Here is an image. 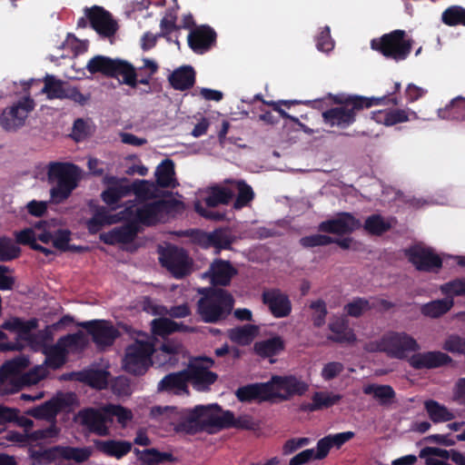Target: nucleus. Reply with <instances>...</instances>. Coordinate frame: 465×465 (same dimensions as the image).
I'll return each instance as SVG.
<instances>
[{
	"label": "nucleus",
	"instance_id": "1",
	"mask_svg": "<svg viewBox=\"0 0 465 465\" xmlns=\"http://www.w3.org/2000/svg\"><path fill=\"white\" fill-rule=\"evenodd\" d=\"M366 349L369 351H383L391 358L406 360L416 370L437 369L452 361L450 356L440 351L418 352L420 345L405 331H390L379 341L368 344Z\"/></svg>",
	"mask_w": 465,
	"mask_h": 465
},
{
	"label": "nucleus",
	"instance_id": "2",
	"mask_svg": "<svg viewBox=\"0 0 465 465\" xmlns=\"http://www.w3.org/2000/svg\"><path fill=\"white\" fill-rule=\"evenodd\" d=\"M331 99L337 106L328 109L322 113L323 122L331 127L345 129L356 121L357 114L363 110L376 105H398L397 98L366 97L357 94H340L331 95Z\"/></svg>",
	"mask_w": 465,
	"mask_h": 465
},
{
	"label": "nucleus",
	"instance_id": "3",
	"mask_svg": "<svg viewBox=\"0 0 465 465\" xmlns=\"http://www.w3.org/2000/svg\"><path fill=\"white\" fill-rule=\"evenodd\" d=\"M81 169L72 163L50 162L47 165V180L55 185L50 189L54 203L67 200L81 180Z\"/></svg>",
	"mask_w": 465,
	"mask_h": 465
},
{
	"label": "nucleus",
	"instance_id": "4",
	"mask_svg": "<svg viewBox=\"0 0 465 465\" xmlns=\"http://www.w3.org/2000/svg\"><path fill=\"white\" fill-rule=\"evenodd\" d=\"M233 297L223 289H212L206 292L197 302V312L205 322H217L225 319L232 312Z\"/></svg>",
	"mask_w": 465,
	"mask_h": 465
},
{
	"label": "nucleus",
	"instance_id": "5",
	"mask_svg": "<svg viewBox=\"0 0 465 465\" xmlns=\"http://www.w3.org/2000/svg\"><path fill=\"white\" fill-rule=\"evenodd\" d=\"M404 30L397 29L383 35L380 38L372 39L371 46L386 58L402 61L411 54L413 43L411 39H407Z\"/></svg>",
	"mask_w": 465,
	"mask_h": 465
},
{
	"label": "nucleus",
	"instance_id": "6",
	"mask_svg": "<svg viewBox=\"0 0 465 465\" xmlns=\"http://www.w3.org/2000/svg\"><path fill=\"white\" fill-rule=\"evenodd\" d=\"M37 323L36 319L25 322L19 318H13L4 322L3 328L17 331L19 338L27 340L33 350L42 351L44 353L46 347H50L54 334L49 326L35 334H31L30 331L37 327Z\"/></svg>",
	"mask_w": 465,
	"mask_h": 465
},
{
	"label": "nucleus",
	"instance_id": "7",
	"mask_svg": "<svg viewBox=\"0 0 465 465\" xmlns=\"http://www.w3.org/2000/svg\"><path fill=\"white\" fill-rule=\"evenodd\" d=\"M153 351V345L150 341H135L126 348L123 360L124 370L134 375L144 374L151 365V356Z\"/></svg>",
	"mask_w": 465,
	"mask_h": 465
},
{
	"label": "nucleus",
	"instance_id": "8",
	"mask_svg": "<svg viewBox=\"0 0 465 465\" xmlns=\"http://www.w3.org/2000/svg\"><path fill=\"white\" fill-rule=\"evenodd\" d=\"M35 103L27 94L13 105L6 107L0 114V126L6 132H16L25 124L29 114L35 109Z\"/></svg>",
	"mask_w": 465,
	"mask_h": 465
},
{
	"label": "nucleus",
	"instance_id": "9",
	"mask_svg": "<svg viewBox=\"0 0 465 465\" xmlns=\"http://www.w3.org/2000/svg\"><path fill=\"white\" fill-rule=\"evenodd\" d=\"M271 400L287 401L293 396H302L309 390V384L295 376H273L268 381Z\"/></svg>",
	"mask_w": 465,
	"mask_h": 465
},
{
	"label": "nucleus",
	"instance_id": "10",
	"mask_svg": "<svg viewBox=\"0 0 465 465\" xmlns=\"http://www.w3.org/2000/svg\"><path fill=\"white\" fill-rule=\"evenodd\" d=\"M214 361L210 358H197L185 369L190 381L197 391H205L217 380V374L209 371Z\"/></svg>",
	"mask_w": 465,
	"mask_h": 465
},
{
	"label": "nucleus",
	"instance_id": "11",
	"mask_svg": "<svg viewBox=\"0 0 465 465\" xmlns=\"http://www.w3.org/2000/svg\"><path fill=\"white\" fill-rule=\"evenodd\" d=\"M76 395L73 392H59L50 401L28 411V414L36 419L54 418L59 411L77 405Z\"/></svg>",
	"mask_w": 465,
	"mask_h": 465
},
{
	"label": "nucleus",
	"instance_id": "12",
	"mask_svg": "<svg viewBox=\"0 0 465 465\" xmlns=\"http://www.w3.org/2000/svg\"><path fill=\"white\" fill-rule=\"evenodd\" d=\"M84 14L91 27L103 37H112L118 30V24L113 18L111 13L104 7L94 5L84 9Z\"/></svg>",
	"mask_w": 465,
	"mask_h": 465
},
{
	"label": "nucleus",
	"instance_id": "13",
	"mask_svg": "<svg viewBox=\"0 0 465 465\" xmlns=\"http://www.w3.org/2000/svg\"><path fill=\"white\" fill-rule=\"evenodd\" d=\"M217 34L208 25L194 26L187 36L189 47L198 54L210 51L216 44Z\"/></svg>",
	"mask_w": 465,
	"mask_h": 465
},
{
	"label": "nucleus",
	"instance_id": "14",
	"mask_svg": "<svg viewBox=\"0 0 465 465\" xmlns=\"http://www.w3.org/2000/svg\"><path fill=\"white\" fill-rule=\"evenodd\" d=\"M361 227V223L350 213H341L335 218L319 223L318 230L332 234H349Z\"/></svg>",
	"mask_w": 465,
	"mask_h": 465
},
{
	"label": "nucleus",
	"instance_id": "15",
	"mask_svg": "<svg viewBox=\"0 0 465 465\" xmlns=\"http://www.w3.org/2000/svg\"><path fill=\"white\" fill-rule=\"evenodd\" d=\"M262 301L275 318H284L292 312V303L287 294L280 289H266L262 293Z\"/></svg>",
	"mask_w": 465,
	"mask_h": 465
},
{
	"label": "nucleus",
	"instance_id": "16",
	"mask_svg": "<svg viewBox=\"0 0 465 465\" xmlns=\"http://www.w3.org/2000/svg\"><path fill=\"white\" fill-rule=\"evenodd\" d=\"M405 255L409 262H443L444 260H454L455 262H465L463 255H450L446 253H436L434 250L422 242L415 243L405 249Z\"/></svg>",
	"mask_w": 465,
	"mask_h": 465
},
{
	"label": "nucleus",
	"instance_id": "17",
	"mask_svg": "<svg viewBox=\"0 0 465 465\" xmlns=\"http://www.w3.org/2000/svg\"><path fill=\"white\" fill-rule=\"evenodd\" d=\"M77 419L90 432L99 436H105L109 433L107 426L109 419L105 409L104 411L94 409L83 410L78 412Z\"/></svg>",
	"mask_w": 465,
	"mask_h": 465
},
{
	"label": "nucleus",
	"instance_id": "18",
	"mask_svg": "<svg viewBox=\"0 0 465 465\" xmlns=\"http://www.w3.org/2000/svg\"><path fill=\"white\" fill-rule=\"evenodd\" d=\"M92 334L94 341L99 347L110 346L118 336V331L108 322L93 321L80 324Z\"/></svg>",
	"mask_w": 465,
	"mask_h": 465
},
{
	"label": "nucleus",
	"instance_id": "19",
	"mask_svg": "<svg viewBox=\"0 0 465 465\" xmlns=\"http://www.w3.org/2000/svg\"><path fill=\"white\" fill-rule=\"evenodd\" d=\"M196 408L203 430L214 432L223 430L225 411L218 404L198 405Z\"/></svg>",
	"mask_w": 465,
	"mask_h": 465
},
{
	"label": "nucleus",
	"instance_id": "20",
	"mask_svg": "<svg viewBox=\"0 0 465 465\" xmlns=\"http://www.w3.org/2000/svg\"><path fill=\"white\" fill-rule=\"evenodd\" d=\"M29 365V360L25 356H18L5 362L0 367V383L2 385L12 384L11 392L16 391L15 385L18 383L19 375Z\"/></svg>",
	"mask_w": 465,
	"mask_h": 465
},
{
	"label": "nucleus",
	"instance_id": "21",
	"mask_svg": "<svg viewBox=\"0 0 465 465\" xmlns=\"http://www.w3.org/2000/svg\"><path fill=\"white\" fill-rule=\"evenodd\" d=\"M371 119L377 124H381L386 126H392L397 124L406 123L411 119H418L416 112L411 109H387L378 110L371 112Z\"/></svg>",
	"mask_w": 465,
	"mask_h": 465
},
{
	"label": "nucleus",
	"instance_id": "22",
	"mask_svg": "<svg viewBox=\"0 0 465 465\" xmlns=\"http://www.w3.org/2000/svg\"><path fill=\"white\" fill-rule=\"evenodd\" d=\"M44 82V86L41 89V94H45L47 98L53 99H64L65 88L64 87V82L60 79H56L52 74H46L43 80L40 79H30L23 83V90L28 93V90L33 84H39Z\"/></svg>",
	"mask_w": 465,
	"mask_h": 465
},
{
	"label": "nucleus",
	"instance_id": "23",
	"mask_svg": "<svg viewBox=\"0 0 465 465\" xmlns=\"http://www.w3.org/2000/svg\"><path fill=\"white\" fill-rule=\"evenodd\" d=\"M167 203L164 200L144 203L136 209L135 218L143 225H155L159 223L160 216L165 211Z\"/></svg>",
	"mask_w": 465,
	"mask_h": 465
},
{
	"label": "nucleus",
	"instance_id": "24",
	"mask_svg": "<svg viewBox=\"0 0 465 465\" xmlns=\"http://www.w3.org/2000/svg\"><path fill=\"white\" fill-rule=\"evenodd\" d=\"M188 376L186 371L170 373L164 376L158 383V391H167L181 395L188 393Z\"/></svg>",
	"mask_w": 465,
	"mask_h": 465
},
{
	"label": "nucleus",
	"instance_id": "25",
	"mask_svg": "<svg viewBox=\"0 0 465 465\" xmlns=\"http://www.w3.org/2000/svg\"><path fill=\"white\" fill-rule=\"evenodd\" d=\"M267 382L253 383L239 388L235 395L240 401H271V389Z\"/></svg>",
	"mask_w": 465,
	"mask_h": 465
},
{
	"label": "nucleus",
	"instance_id": "26",
	"mask_svg": "<svg viewBox=\"0 0 465 465\" xmlns=\"http://www.w3.org/2000/svg\"><path fill=\"white\" fill-rule=\"evenodd\" d=\"M95 449L101 453L114 457L115 459H121L132 450V443L127 440H96L94 441Z\"/></svg>",
	"mask_w": 465,
	"mask_h": 465
},
{
	"label": "nucleus",
	"instance_id": "27",
	"mask_svg": "<svg viewBox=\"0 0 465 465\" xmlns=\"http://www.w3.org/2000/svg\"><path fill=\"white\" fill-rule=\"evenodd\" d=\"M150 414L153 419L161 423L166 429L170 427L178 432V427L181 420V411H178L174 407L155 406L151 409Z\"/></svg>",
	"mask_w": 465,
	"mask_h": 465
},
{
	"label": "nucleus",
	"instance_id": "28",
	"mask_svg": "<svg viewBox=\"0 0 465 465\" xmlns=\"http://www.w3.org/2000/svg\"><path fill=\"white\" fill-rule=\"evenodd\" d=\"M138 233V226L135 223H127L114 228L102 236L103 241L107 244L129 243L132 242Z\"/></svg>",
	"mask_w": 465,
	"mask_h": 465
},
{
	"label": "nucleus",
	"instance_id": "29",
	"mask_svg": "<svg viewBox=\"0 0 465 465\" xmlns=\"http://www.w3.org/2000/svg\"><path fill=\"white\" fill-rule=\"evenodd\" d=\"M168 80L173 89L186 91L195 83V71L191 65H183L175 69L169 75Z\"/></svg>",
	"mask_w": 465,
	"mask_h": 465
},
{
	"label": "nucleus",
	"instance_id": "30",
	"mask_svg": "<svg viewBox=\"0 0 465 465\" xmlns=\"http://www.w3.org/2000/svg\"><path fill=\"white\" fill-rule=\"evenodd\" d=\"M237 271L231 263H212L208 272L203 274L213 285H227Z\"/></svg>",
	"mask_w": 465,
	"mask_h": 465
},
{
	"label": "nucleus",
	"instance_id": "31",
	"mask_svg": "<svg viewBox=\"0 0 465 465\" xmlns=\"http://www.w3.org/2000/svg\"><path fill=\"white\" fill-rule=\"evenodd\" d=\"M225 183L232 188L233 192L237 191V196L233 203V208L235 210H241L243 207L248 206L254 199V192L251 185H249L244 180H225Z\"/></svg>",
	"mask_w": 465,
	"mask_h": 465
},
{
	"label": "nucleus",
	"instance_id": "32",
	"mask_svg": "<svg viewBox=\"0 0 465 465\" xmlns=\"http://www.w3.org/2000/svg\"><path fill=\"white\" fill-rule=\"evenodd\" d=\"M206 193L204 203L209 208H214L221 204L227 205L234 196L232 188L220 184L210 186Z\"/></svg>",
	"mask_w": 465,
	"mask_h": 465
},
{
	"label": "nucleus",
	"instance_id": "33",
	"mask_svg": "<svg viewBox=\"0 0 465 465\" xmlns=\"http://www.w3.org/2000/svg\"><path fill=\"white\" fill-rule=\"evenodd\" d=\"M341 400V395L329 391H316L312 397V402L304 403L301 410L304 411H315L328 409L337 404Z\"/></svg>",
	"mask_w": 465,
	"mask_h": 465
},
{
	"label": "nucleus",
	"instance_id": "34",
	"mask_svg": "<svg viewBox=\"0 0 465 465\" xmlns=\"http://www.w3.org/2000/svg\"><path fill=\"white\" fill-rule=\"evenodd\" d=\"M362 391L364 394L371 396L381 406L392 404L396 396L392 387L386 384H367L363 386Z\"/></svg>",
	"mask_w": 465,
	"mask_h": 465
},
{
	"label": "nucleus",
	"instance_id": "35",
	"mask_svg": "<svg viewBox=\"0 0 465 465\" xmlns=\"http://www.w3.org/2000/svg\"><path fill=\"white\" fill-rule=\"evenodd\" d=\"M329 329L334 335L328 339L335 342H354L356 336L353 331L349 327L348 321L345 318L338 317L332 320L329 324Z\"/></svg>",
	"mask_w": 465,
	"mask_h": 465
},
{
	"label": "nucleus",
	"instance_id": "36",
	"mask_svg": "<svg viewBox=\"0 0 465 465\" xmlns=\"http://www.w3.org/2000/svg\"><path fill=\"white\" fill-rule=\"evenodd\" d=\"M117 60L108 56L95 55L88 61L86 69L92 74H102L105 76L113 77L114 76Z\"/></svg>",
	"mask_w": 465,
	"mask_h": 465
},
{
	"label": "nucleus",
	"instance_id": "37",
	"mask_svg": "<svg viewBox=\"0 0 465 465\" xmlns=\"http://www.w3.org/2000/svg\"><path fill=\"white\" fill-rule=\"evenodd\" d=\"M183 352L181 343L174 341H167L157 351L156 358L161 364L173 366L179 361V355Z\"/></svg>",
	"mask_w": 465,
	"mask_h": 465
},
{
	"label": "nucleus",
	"instance_id": "38",
	"mask_svg": "<svg viewBox=\"0 0 465 465\" xmlns=\"http://www.w3.org/2000/svg\"><path fill=\"white\" fill-rule=\"evenodd\" d=\"M174 163L171 159H164L156 168L157 184L162 188H174L177 184L174 178Z\"/></svg>",
	"mask_w": 465,
	"mask_h": 465
},
{
	"label": "nucleus",
	"instance_id": "39",
	"mask_svg": "<svg viewBox=\"0 0 465 465\" xmlns=\"http://www.w3.org/2000/svg\"><path fill=\"white\" fill-rule=\"evenodd\" d=\"M180 415L178 432L193 434L203 430L196 406L193 409L182 410Z\"/></svg>",
	"mask_w": 465,
	"mask_h": 465
},
{
	"label": "nucleus",
	"instance_id": "40",
	"mask_svg": "<svg viewBox=\"0 0 465 465\" xmlns=\"http://www.w3.org/2000/svg\"><path fill=\"white\" fill-rule=\"evenodd\" d=\"M44 354L45 355V363L55 370L65 363L68 351L59 339L55 344L46 347Z\"/></svg>",
	"mask_w": 465,
	"mask_h": 465
},
{
	"label": "nucleus",
	"instance_id": "41",
	"mask_svg": "<svg viewBox=\"0 0 465 465\" xmlns=\"http://www.w3.org/2000/svg\"><path fill=\"white\" fill-rule=\"evenodd\" d=\"M157 252L159 253L158 262H192L188 252L183 247L170 242L158 245Z\"/></svg>",
	"mask_w": 465,
	"mask_h": 465
},
{
	"label": "nucleus",
	"instance_id": "42",
	"mask_svg": "<svg viewBox=\"0 0 465 465\" xmlns=\"http://www.w3.org/2000/svg\"><path fill=\"white\" fill-rule=\"evenodd\" d=\"M258 332L259 328L256 325L245 324L229 330L228 337L240 345H248L258 335Z\"/></svg>",
	"mask_w": 465,
	"mask_h": 465
},
{
	"label": "nucleus",
	"instance_id": "43",
	"mask_svg": "<svg viewBox=\"0 0 465 465\" xmlns=\"http://www.w3.org/2000/svg\"><path fill=\"white\" fill-rule=\"evenodd\" d=\"M424 407L430 419L435 423L450 421L455 418L451 411L436 401H426Z\"/></svg>",
	"mask_w": 465,
	"mask_h": 465
},
{
	"label": "nucleus",
	"instance_id": "44",
	"mask_svg": "<svg viewBox=\"0 0 465 465\" xmlns=\"http://www.w3.org/2000/svg\"><path fill=\"white\" fill-rule=\"evenodd\" d=\"M284 348V342L279 336H275L254 343L253 349L261 357H272L278 354Z\"/></svg>",
	"mask_w": 465,
	"mask_h": 465
},
{
	"label": "nucleus",
	"instance_id": "45",
	"mask_svg": "<svg viewBox=\"0 0 465 465\" xmlns=\"http://www.w3.org/2000/svg\"><path fill=\"white\" fill-rule=\"evenodd\" d=\"M223 418V429L254 430L258 427L257 422L249 414H242L235 418L232 411H225Z\"/></svg>",
	"mask_w": 465,
	"mask_h": 465
},
{
	"label": "nucleus",
	"instance_id": "46",
	"mask_svg": "<svg viewBox=\"0 0 465 465\" xmlns=\"http://www.w3.org/2000/svg\"><path fill=\"white\" fill-rule=\"evenodd\" d=\"M453 303V298L446 297L423 304L420 308V312L427 317L438 318L448 312L452 308Z\"/></svg>",
	"mask_w": 465,
	"mask_h": 465
},
{
	"label": "nucleus",
	"instance_id": "47",
	"mask_svg": "<svg viewBox=\"0 0 465 465\" xmlns=\"http://www.w3.org/2000/svg\"><path fill=\"white\" fill-rule=\"evenodd\" d=\"M47 366L48 365L44 362L22 374L18 383L15 385V391H18L23 386L35 385L44 380L48 375Z\"/></svg>",
	"mask_w": 465,
	"mask_h": 465
},
{
	"label": "nucleus",
	"instance_id": "48",
	"mask_svg": "<svg viewBox=\"0 0 465 465\" xmlns=\"http://www.w3.org/2000/svg\"><path fill=\"white\" fill-rule=\"evenodd\" d=\"M15 242L18 244L29 245L31 249L35 251H40L45 253L46 256L53 253V250L42 246L36 242V234L34 230L31 228H26L22 231L16 232L15 233Z\"/></svg>",
	"mask_w": 465,
	"mask_h": 465
},
{
	"label": "nucleus",
	"instance_id": "49",
	"mask_svg": "<svg viewBox=\"0 0 465 465\" xmlns=\"http://www.w3.org/2000/svg\"><path fill=\"white\" fill-rule=\"evenodd\" d=\"M123 76V84L135 88L138 84L135 68L130 63L118 59L114 69V76Z\"/></svg>",
	"mask_w": 465,
	"mask_h": 465
},
{
	"label": "nucleus",
	"instance_id": "50",
	"mask_svg": "<svg viewBox=\"0 0 465 465\" xmlns=\"http://www.w3.org/2000/svg\"><path fill=\"white\" fill-rule=\"evenodd\" d=\"M175 458L170 452H160L156 449H147L141 452L138 465H159L165 461H173Z\"/></svg>",
	"mask_w": 465,
	"mask_h": 465
},
{
	"label": "nucleus",
	"instance_id": "51",
	"mask_svg": "<svg viewBox=\"0 0 465 465\" xmlns=\"http://www.w3.org/2000/svg\"><path fill=\"white\" fill-rule=\"evenodd\" d=\"M21 249L15 241L7 236L0 237V262L17 259Z\"/></svg>",
	"mask_w": 465,
	"mask_h": 465
},
{
	"label": "nucleus",
	"instance_id": "52",
	"mask_svg": "<svg viewBox=\"0 0 465 465\" xmlns=\"http://www.w3.org/2000/svg\"><path fill=\"white\" fill-rule=\"evenodd\" d=\"M131 192L128 185L117 184L110 186L104 190L102 194V200L108 205L112 206L117 204L118 202Z\"/></svg>",
	"mask_w": 465,
	"mask_h": 465
},
{
	"label": "nucleus",
	"instance_id": "53",
	"mask_svg": "<svg viewBox=\"0 0 465 465\" xmlns=\"http://www.w3.org/2000/svg\"><path fill=\"white\" fill-rule=\"evenodd\" d=\"M441 20L450 26L465 25V8L460 5H451L442 13Z\"/></svg>",
	"mask_w": 465,
	"mask_h": 465
},
{
	"label": "nucleus",
	"instance_id": "54",
	"mask_svg": "<svg viewBox=\"0 0 465 465\" xmlns=\"http://www.w3.org/2000/svg\"><path fill=\"white\" fill-rule=\"evenodd\" d=\"M364 229L372 235H381L391 229V224L381 215L372 214L366 219Z\"/></svg>",
	"mask_w": 465,
	"mask_h": 465
},
{
	"label": "nucleus",
	"instance_id": "55",
	"mask_svg": "<svg viewBox=\"0 0 465 465\" xmlns=\"http://www.w3.org/2000/svg\"><path fill=\"white\" fill-rule=\"evenodd\" d=\"M213 247L215 253H219L222 250H230L233 242V237L225 228H219L213 231Z\"/></svg>",
	"mask_w": 465,
	"mask_h": 465
},
{
	"label": "nucleus",
	"instance_id": "56",
	"mask_svg": "<svg viewBox=\"0 0 465 465\" xmlns=\"http://www.w3.org/2000/svg\"><path fill=\"white\" fill-rule=\"evenodd\" d=\"M67 350L70 351H76L83 350L87 344V338L83 331H78L74 334H67L60 338Z\"/></svg>",
	"mask_w": 465,
	"mask_h": 465
},
{
	"label": "nucleus",
	"instance_id": "57",
	"mask_svg": "<svg viewBox=\"0 0 465 465\" xmlns=\"http://www.w3.org/2000/svg\"><path fill=\"white\" fill-rule=\"evenodd\" d=\"M93 453L90 447L74 448L62 446V458L72 460L76 462H84L87 460Z\"/></svg>",
	"mask_w": 465,
	"mask_h": 465
},
{
	"label": "nucleus",
	"instance_id": "58",
	"mask_svg": "<svg viewBox=\"0 0 465 465\" xmlns=\"http://www.w3.org/2000/svg\"><path fill=\"white\" fill-rule=\"evenodd\" d=\"M111 223V217L104 207H100L95 211L93 217L87 222V228L90 232H97L105 224Z\"/></svg>",
	"mask_w": 465,
	"mask_h": 465
},
{
	"label": "nucleus",
	"instance_id": "59",
	"mask_svg": "<svg viewBox=\"0 0 465 465\" xmlns=\"http://www.w3.org/2000/svg\"><path fill=\"white\" fill-rule=\"evenodd\" d=\"M152 330L159 336L169 335L179 330L180 325L168 318L154 319L152 322Z\"/></svg>",
	"mask_w": 465,
	"mask_h": 465
},
{
	"label": "nucleus",
	"instance_id": "60",
	"mask_svg": "<svg viewBox=\"0 0 465 465\" xmlns=\"http://www.w3.org/2000/svg\"><path fill=\"white\" fill-rule=\"evenodd\" d=\"M456 98L452 99L450 103L443 109L439 110L440 117L443 119H465V106L462 103L454 104Z\"/></svg>",
	"mask_w": 465,
	"mask_h": 465
},
{
	"label": "nucleus",
	"instance_id": "61",
	"mask_svg": "<svg viewBox=\"0 0 465 465\" xmlns=\"http://www.w3.org/2000/svg\"><path fill=\"white\" fill-rule=\"evenodd\" d=\"M312 310V320L315 327H322L325 323V318L328 313L326 303L322 300H316L310 303Z\"/></svg>",
	"mask_w": 465,
	"mask_h": 465
},
{
	"label": "nucleus",
	"instance_id": "62",
	"mask_svg": "<svg viewBox=\"0 0 465 465\" xmlns=\"http://www.w3.org/2000/svg\"><path fill=\"white\" fill-rule=\"evenodd\" d=\"M371 309V301L363 298L354 299L344 307V311L347 312V314L355 318L361 316L364 312Z\"/></svg>",
	"mask_w": 465,
	"mask_h": 465
},
{
	"label": "nucleus",
	"instance_id": "63",
	"mask_svg": "<svg viewBox=\"0 0 465 465\" xmlns=\"http://www.w3.org/2000/svg\"><path fill=\"white\" fill-rule=\"evenodd\" d=\"M442 349L454 354L465 355V337L450 335L443 342Z\"/></svg>",
	"mask_w": 465,
	"mask_h": 465
},
{
	"label": "nucleus",
	"instance_id": "64",
	"mask_svg": "<svg viewBox=\"0 0 465 465\" xmlns=\"http://www.w3.org/2000/svg\"><path fill=\"white\" fill-rule=\"evenodd\" d=\"M440 292L447 297L465 295V279H456L440 285Z\"/></svg>",
	"mask_w": 465,
	"mask_h": 465
}]
</instances>
